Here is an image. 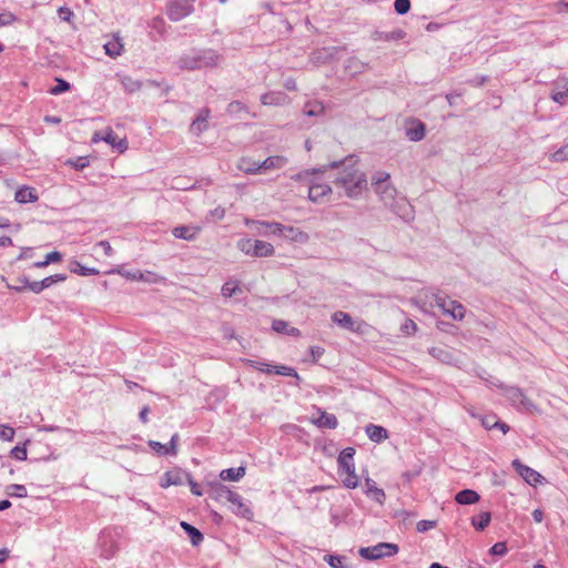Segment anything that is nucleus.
<instances>
[{
  "mask_svg": "<svg viewBox=\"0 0 568 568\" xmlns=\"http://www.w3.org/2000/svg\"><path fill=\"white\" fill-rule=\"evenodd\" d=\"M394 9L398 14H405L410 9V0H395Z\"/></svg>",
  "mask_w": 568,
  "mask_h": 568,
  "instance_id": "52",
  "label": "nucleus"
},
{
  "mask_svg": "<svg viewBox=\"0 0 568 568\" xmlns=\"http://www.w3.org/2000/svg\"><path fill=\"white\" fill-rule=\"evenodd\" d=\"M180 526L183 529V531L189 536L192 546L197 547L203 542L204 536L200 529H197L196 527L186 521H181Z\"/></svg>",
  "mask_w": 568,
  "mask_h": 568,
  "instance_id": "28",
  "label": "nucleus"
},
{
  "mask_svg": "<svg viewBox=\"0 0 568 568\" xmlns=\"http://www.w3.org/2000/svg\"><path fill=\"white\" fill-rule=\"evenodd\" d=\"M239 291H240V285H239L237 281H227L222 286V295L224 297H231Z\"/></svg>",
  "mask_w": 568,
  "mask_h": 568,
  "instance_id": "46",
  "label": "nucleus"
},
{
  "mask_svg": "<svg viewBox=\"0 0 568 568\" xmlns=\"http://www.w3.org/2000/svg\"><path fill=\"white\" fill-rule=\"evenodd\" d=\"M200 232L201 227L199 225H179L172 230L174 237L185 241L195 240Z\"/></svg>",
  "mask_w": 568,
  "mask_h": 568,
  "instance_id": "16",
  "label": "nucleus"
},
{
  "mask_svg": "<svg viewBox=\"0 0 568 568\" xmlns=\"http://www.w3.org/2000/svg\"><path fill=\"white\" fill-rule=\"evenodd\" d=\"M237 247L246 255L253 257H268L275 253L274 246L265 241L242 239L237 243Z\"/></svg>",
  "mask_w": 568,
  "mask_h": 568,
  "instance_id": "5",
  "label": "nucleus"
},
{
  "mask_svg": "<svg viewBox=\"0 0 568 568\" xmlns=\"http://www.w3.org/2000/svg\"><path fill=\"white\" fill-rule=\"evenodd\" d=\"M432 296L444 314L449 315L455 321H463L465 318L466 307L462 303L434 293Z\"/></svg>",
  "mask_w": 568,
  "mask_h": 568,
  "instance_id": "8",
  "label": "nucleus"
},
{
  "mask_svg": "<svg viewBox=\"0 0 568 568\" xmlns=\"http://www.w3.org/2000/svg\"><path fill=\"white\" fill-rule=\"evenodd\" d=\"M67 164L75 170H82L89 165V159L87 156H79L77 159L68 160Z\"/></svg>",
  "mask_w": 568,
  "mask_h": 568,
  "instance_id": "51",
  "label": "nucleus"
},
{
  "mask_svg": "<svg viewBox=\"0 0 568 568\" xmlns=\"http://www.w3.org/2000/svg\"><path fill=\"white\" fill-rule=\"evenodd\" d=\"M325 353V349L321 346H311L310 355L313 363H316Z\"/></svg>",
  "mask_w": 568,
  "mask_h": 568,
  "instance_id": "59",
  "label": "nucleus"
},
{
  "mask_svg": "<svg viewBox=\"0 0 568 568\" xmlns=\"http://www.w3.org/2000/svg\"><path fill=\"white\" fill-rule=\"evenodd\" d=\"M423 469H424L423 464H420V463L414 464L409 469L405 470L402 474V478L404 479L405 483L409 484L423 473Z\"/></svg>",
  "mask_w": 568,
  "mask_h": 568,
  "instance_id": "37",
  "label": "nucleus"
},
{
  "mask_svg": "<svg viewBox=\"0 0 568 568\" xmlns=\"http://www.w3.org/2000/svg\"><path fill=\"white\" fill-rule=\"evenodd\" d=\"M237 500H230V503L234 506L232 511L244 519L251 520L253 518V511L248 504L244 503L243 497L236 493Z\"/></svg>",
  "mask_w": 568,
  "mask_h": 568,
  "instance_id": "22",
  "label": "nucleus"
},
{
  "mask_svg": "<svg viewBox=\"0 0 568 568\" xmlns=\"http://www.w3.org/2000/svg\"><path fill=\"white\" fill-rule=\"evenodd\" d=\"M98 245L103 250L105 255L110 256L113 254V248L108 241H100Z\"/></svg>",
  "mask_w": 568,
  "mask_h": 568,
  "instance_id": "64",
  "label": "nucleus"
},
{
  "mask_svg": "<svg viewBox=\"0 0 568 568\" xmlns=\"http://www.w3.org/2000/svg\"><path fill=\"white\" fill-rule=\"evenodd\" d=\"M511 395L510 399L519 409L528 413L537 412V406L526 397L525 393H511Z\"/></svg>",
  "mask_w": 568,
  "mask_h": 568,
  "instance_id": "27",
  "label": "nucleus"
},
{
  "mask_svg": "<svg viewBox=\"0 0 568 568\" xmlns=\"http://www.w3.org/2000/svg\"><path fill=\"white\" fill-rule=\"evenodd\" d=\"M278 236H283L285 239H288L291 241H296V242H304L307 239V235L304 232H302L301 230L295 229L293 226L284 225V224H283V233L278 234Z\"/></svg>",
  "mask_w": 568,
  "mask_h": 568,
  "instance_id": "34",
  "label": "nucleus"
},
{
  "mask_svg": "<svg viewBox=\"0 0 568 568\" xmlns=\"http://www.w3.org/2000/svg\"><path fill=\"white\" fill-rule=\"evenodd\" d=\"M395 192L394 187L390 185V183H385L382 185V191L376 192L382 197H385V195H388L389 197L393 196V193Z\"/></svg>",
  "mask_w": 568,
  "mask_h": 568,
  "instance_id": "61",
  "label": "nucleus"
},
{
  "mask_svg": "<svg viewBox=\"0 0 568 568\" xmlns=\"http://www.w3.org/2000/svg\"><path fill=\"white\" fill-rule=\"evenodd\" d=\"M132 280L135 281H143V282H151V283H158L161 281V277L152 272H138L130 276Z\"/></svg>",
  "mask_w": 568,
  "mask_h": 568,
  "instance_id": "40",
  "label": "nucleus"
},
{
  "mask_svg": "<svg viewBox=\"0 0 568 568\" xmlns=\"http://www.w3.org/2000/svg\"><path fill=\"white\" fill-rule=\"evenodd\" d=\"M390 175L387 172H377L373 178V187L375 192L382 191V185L388 183Z\"/></svg>",
  "mask_w": 568,
  "mask_h": 568,
  "instance_id": "39",
  "label": "nucleus"
},
{
  "mask_svg": "<svg viewBox=\"0 0 568 568\" xmlns=\"http://www.w3.org/2000/svg\"><path fill=\"white\" fill-rule=\"evenodd\" d=\"M105 54L112 59L120 57L124 51L122 39L118 34H112L103 45Z\"/></svg>",
  "mask_w": 568,
  "mask_h": 568,
  "instance_id": "15",
  "label": "nucleus"
},
{
  "mask_svg": "<svg viewBox=\"0 0 568 568\" xmlns=\"http://www.w3.org/2000/svg\"><path fill=\"white\" fill-rule=\"evenodd\" d=\"M365 494L379 505L385 503V491L378 488L376 481L369 477L365 478Z\"/></svg>",
  "mask_w": 568,
  "mask_h": 568,
  "instance_id": "21",
  "label": "nucleus"
},
{
  "mask_svg": "<svg viewBox=\"0 0 568 568\" xmlns=\"http://www.w3.org/2000/svg\"><path fill=\"white\" fill-rule=\"evenodd\" d=\"M473 416L478 417L480 419L481 426L488 430L495 429L497 425V415L495 414H486V415H475L471 413Z\"/></svg>",
  "mask_w": 568,
  "mask_h": 568,
  "instance_id": "38",
  "label": "nucleus"
},
{
  "mask_svg": "<svg viewBox=\"0 0 568 568\" xmlns=\"http://www.w3.org/2000/svg\"><path fill=\"white\" fill-rule=\"evenodd\" d=\"M264 368H261V371L266 372L268 374L274 373L276 375H284V376H292L296 379H300L296 371L292 367L284 366V365H268L263 364Z\"/></svg>",
  "mask_w": 568,
  "mask_h": 568,
  "instance_id": "31",
  "label": "nucleus"
},
{
  "mask_svg": "<svg viewBox=\"0 0 568 568\" xmlns=\"http://www.w3.org/2000/svg\"><path fill=\"white\" fill-rule=\"evenodd\" d=\"M220 60V55L214 52H204L193 55H185L180 59L181 69L185 70H197L203 68L216 67Z\"/></svg>",
  "mask_w": 568,
  "mask_h": 568,
  "instance_id": "4",
  "label": "nucleus"
},
{
  "mask_svg": "<svg viewBox=\"0 0 568 568\" xmlns=\"http://www.w3.org/2000/svg\"><path fill=\"white\" fill-rule=\"evenodd\" d=\"M148 446L152 449V452L156 456H169L170 455L166 444H162L160 442L150 439L148 442Z\"/></svg>",
  "mask_w": 568,
  "mask_h": 568,
  "instance_id": "43",
  "label": "nucleus"
},
{
  "mask_svg": "<svg viewBox=\"0 0 568 568\" xmlns=\"http://www.w3.org/2000/svg\"><path fill=\"white\" fill-rule=\"evenodd\" d=\"M295 180L302 181L307 185L308 199L314 203L327 202L333 194L331 185L323 179V176L317 175L315 171L300 173L295 176Z\"/></svg>",
  "mask_w": 568,
  "mask_h": 568,
  "instance_id": "2",
  "label": "nucleus"
},
{
  "mask_svg": "<svg viewBox=\"0 0 568 568\" xmlns=\"http://www.w3.org/2000/svg\"><path fill=\"white\" fill-rule=\"evenodd\" d=\"M180 436L178 433L173 434L166 447L169 449L170 456H175L178 454V443Z\"/></svg>",
  "mask_w": 568,
  "mask_h": 568,
  "instance_id": "58",
  "label": "nucleus"
},
{
  "mask_svg": "<svg viewBox=\"0 0 568 568\" xmlns=\"http://www.w3.org/2000/svg\"><path fill=\"white\" fill-rule=\"evenodd\" d=\"M454 499L458 505L467 506L479 501L480 495L474 489L465 488L459 490Z\"/></svg>",
  "mask_w": 568,
  "mask_h": 568,
  "instance_id": "24",
  "label": "nucleus"
},
{
  "mask_svg": "<svg viewBox=\"0 0 568 568\" xmlns=\"http://www.w3.org/2000/svg\"><path fill=\"white\" fill-rule=\"evenodd\" d=\"M17 21V17L11 12L0 13V27L11 26Z\"/></svg>",
  "mask_w": 568,
  "mask_h": 568,
  "instance_id": "56",
  "label": "nucleus"
},
{
  "mask_svg": "<svg viewBox=\"0 0 568 568\" xmlns=\"http://www.w3.org/2000/svg\"><path fill=\"white\" fill-rule=\"evenodd\" d=\"M356 450L354 447H346L341 450L338 457H337V467H343L348 464H355L354 463V455Z\"/></svg>",
  "mask_w": 568,
  "mask_h": 568,
  "instance_id": "35",
  "label": "nucleus"
},
{
  "mask_svg": "<svg viewBox=\"0 0 568 568\" xmlns=\"http://www.w3.org/2000/svg\"><path fill=\"white\" fill-rule=\"evenodd\" d=\"M210 116V109L203 108L200 110L196 118L193 120V122L190 125V132L200 135L203 131L207 129V120Z\"/></svg>",
  "mask_w": 568,
  "mask_h": 568,
  "instance_id": "17",
  "label": "nucleus"
},
{
  "mask_svg": "<svg viewBox=\"0 0 568 568\" xmlns=\"http://www.w3.org/2000/svg\"><path fill=\"white\" fill-rule=\"evenodd\" d=\"M272 329L280 334H285L293 337H300L301 331L296 327L290 326V324L283 320H274L272 322Z\"/></svg>",
  "mask_w": 568,
  "mask_h": 568,
  "instance_id": "29",
  "label": "nucleus"
},
{
  "mask_svg": "<svg viewBox=\"0 0 568 568\" xmlns=\"http://www.w3.org/2000/svg\"><path fill=\"white\" fill-rule=\"evenodd\" d=\"M264 105H283L288 102V97L284 92L271 91L261 97Z\"/></svg>",
  "mask_w": 568,
  "mask_h": 568,
  "instance_id": "26",
  "label": "nucleus"
},
{
  "mask_svg": "<svg viewBox=\"0 0 568 568\" xmlns=\"http://www.w3.org/2000/svg\"><path fill=\"white\" fill-rule=\"evenodd\" d=\"M189 471L183 470L180 467H174L173 469L166 470L161 477L159 485L161 488H168L170 486H180L186 479V475Z\"/></svg>",
  "mask_w": 568,
  "mask_h": 568,
  "instance_id": "11",
  "label": "nucleus"
},
{
  "mask_svg": "<svg viewBox=\"0 0 568 568\" xmlns=\"http://www.w3.org/2000/svg\"><path fill=\"white\" fill-rule=\"evenodd\" d=\"M57 81H58V84L55 87L51 88L49 91L51 94L58 95L62 92L70 90V84L67 81L61 80V79H58Z\"/></svg>",
  "mask_w": 568,
  "mask_h": 568,
  "instance_id": "54",
  "label": "nucleus"
},
{
  "mask_svg": "<svg viewBox=\"0 0 568 568\" xmlns=\"http://www.w3.org/2000/svg\"><path fill=\"white\" fill-rule=\"evenodd\" d=\"M245 158L241 159L239 169L245 174H261L271 170L282 169L287 163V159L283 155H273L265 159L262 163H254L253 168H245Z\"/></svg>",
  "mask_w": 568,
  "mask_h": 568,
  "instance_id": "6",
  "label": "nucleus"
},
{
  "mask_svg": "<svg viewBox=\"0 0 568 568\" xmlns=\"http://www.w3.org/2000/svg\"><path fill=\"white\" fill-rule=\"evenodd\" d=\"M7 494L10 497H18V498H23V497H27V495H28L26 486L20 485V484H12V485L8 486Z\"/></svg>",
  "mask_w": 568,
  "mask_h": 568,
  "instance_id": "45",
  "label": "nucleus"
},
{
  "mask_svg": "<svg viewBox=\"0 0 568 568\" xmlns=\"http://www.w3.org/2000/svg\"><path fill=\"white\" fill-rule=\"evenodd\" d=\"M339 476L346 474V478L343 479V485L348 489H354L358 486V477L355 473V464H348L343 467H337Z\"/></svg>",
  "mask_w": 568,
  "mask_h": 568,
  "instance_id": "20",
  "label": "nucleus"
},
{
  "mask_svg": "<svg viewBox=\"0 0 568 568\" xmlns=\"http://www.w3.org/2000/svg\"><path fill=\"white\" fill-rule=\"evenodd\" d=\"M67 280V276L64 274H55L48 276L41 281L43 290L47 287H50L54 283L63 282Z\"/></svg>",
  "mask_w": 568,
  "mask_h": 568,
  "instance_id": "50",
  "label": "nucleus"
},
{
  "mask_svg": "<svg viewBox=\"0 0 568 568\" xmlns=\"http://www.w3.org/2000/svg\"><path fill=\"white\" fill-rule=\"evenodd\" d=\"M72 16H73V12L69 8L62 7L59 9V17L62 20L69 21Z\"/></svg>",
  "mask_w": 568,
  "mask_h": 568,
  "instance_id": "63",
  "label": "nucleus"
},
{
  "mask_svg": "<svg viewBox=\"0 0 568 568\" xmlns=\"http://www.w3.org/2000/svg\"><path fill=\"white\" fill-rule=\"evenodd\" d=\"M425 124L420 121L413 122L410 128H407L406 135L410 141H420L425 136Z\"/></svg>",
  "mask_w": 568,
  "mask_h": 568,
  "instance_id": "33",
  "label": "nucleus"
},
{
  "mask_svg": "<svg viewBox=\"0 0 568 568\" xmlns=\"http://www.w3.org/2000/svg\"><path fill=\"white\" fill-rule=\"evenodd\" d=\"M437 525V521L436 520H426V519H423V520H419L416 525V530L418 532H426L433 528H435Z\"/></svg>",
  "mask_w": 568,
  "mask_h": 568,
  "instance_id": "53",
  "label": "nucleus"
},
{
  "mask_svg": "<svg viewBox=\"0 0 568 568\" xmlns=\"http://www.w3.org/2000/svg\"><path fill=\"white\" fill-rule=\"evenodd\" d=\"M103 141L110 144L113 149L123 153L128 149V141L125 138H120L111 128L104 132Z\"/></svg>",
  "mask_w": 568,
  "mask_h": 568,
  "instance_id": "18",
  "label": "nucleus"
},
{
  "mask_svg": "<svg viewBox=\"0 0 568 568\" xmlns=\"http://www.w3.org/2000/svg\"><path fill=\"white\" fill-rule=\"evenodd\" d=\"M246 474V467L241 465L236 468H226L220 473V478L224 481H239Z\"/></svg>",
  "mask_w": 568,
  "mask_h": 568,
  "instance_id": "30",
  "label": "nucleus"
},
{
  "mask_svg": "<svg viewBox=\"0 0 568 568\" xmlns=\"http://www.w3.org/2000/svg\"><path fill=\"white\" fill-rule=\"evenodd\" d=\"M507 551L508 548L505 541H498L494 544L489 549V554L493 556H505Z\"/></svg>",
  "mask_w": 568,
  "mask_h": 568,
  "instance_id": "49",
  "label": "nucleus"
},
{
  "mask_svg": "<svg viewBox=\"0 0 568 568\" xmlns=\"http://www.w3.org/2000/svg\"><path fill=\"white\" fill-rule=\"evenodd\" d=\"M417 329V324L410 318H407L402 325V332L406 335H414Z\"/></svg>",
  "mask_w": 568,
  "mask_h": 568,
  "instance_id": "55",
  "label": "nucleus"
},
{
  "mask_svg": "<svg viewBox=\"0 0 568 568\" xmlns=\"http://www.w3.org/2000/svg\"><path fill=\"white\" fill-rule=\"evenodd\" d=\"M45 260H47L48 264L58 263L62 260V255L58 251H53V252L47 254Z\"/></svg>",
  "mask_w": 568,
  "mask_h": 568,
  "instance_id": "62",
  "label": "nucleus"
},
{
  "mask_svg": "<svg viewBox=\"0 0 568 568\" xmlns=\"http://www.w3.org/2000/svg\"><path fill=\"white\" fill-rule=\"evenodd\" d=\"M11 456L16 458L17 460H26L28 457V452L26 445H17L14 446L11 452Z\"/></svg>",
  "mask_w": 568,
  "mask_h": 568,
  "instance_id": "48",
  "label": "nucleus"
},
{
  "mask_svg": "<svg viewBox=\"0 0 568 568\" xmlns=\"http://www.w3.org/2000/svg\"><path fill=\"white\" fill-rule=\"evenodd\" d=\"M490 520V511H480L471 517L470 524L477 531H484L489 526Z\"/></svg>",
  "mask_w": 568,
  "mask_h": 568,
  "instance_id": "32",
  "label": "nucleus"
},
{
  "mask_svg": "<svg viewBox=\"0 0 568 568\" xmlns=\"http://www.w3.org/2000/svg\"><path fill=\"white\" fill-rule=\"evenodd\" d=\"M69 268L72 273L79 274L81 276L99 274L98 270L85 267V266L81 265L78 261H72L69 265Z\"/></svg>",
  "mask_w": 568,
  "mask_h": 568,
  "instance_id": "36",
  "label": "nucleus"
},
{
  "mask_svg": "<svg viewBox=\"0 0 568 568\" xmlns=\"http://www.w3.org/2000/svg\"><path fill=\"white\" fill-rule=\"evenodd\" d=\"M399 547L393 542H379L375 546L361 547L358 554L362 558L373 561L397 555Z\"/></svg>",
  "mask_w": 568,
  "mask_h": 568,
  "instance_id": "7",
  "label": "nucleus"
},
{
  "mask_svg": "<svg viewBox=\"0 0 568 568\" xmlns=\"http://www.w3.org/2000/svg\"><path fill=\"white\" fill-rule=\"evenodd\" d=\"M210 497L216 501H221L222 499L237 500L236 493L231 490L226 485L222 483H213L211 484Z\"/></svg>",
  "mask_w": 568,
  "mask_h": 568,
  "instance_id": "13",
  "label": "nucleus"
},
{
  "mask_svg": "<svg viewBox=\"0 0 568 568\" xmlns=\"http://www.w3.org/2000/svg\"><path fill=\"white\" fill-rule=\"evenodd\" d=\"M16 430L13 427L0 424V439L11 442L14 438Z\"/></svg>",
  "mask_w": 568,
  "mask_h": 568,
  "instance_id": "47",
  "label": "nucleus"
},
{
  "mask_svg": "<svg viewBox=\"0 0 568 568\" xmlns=\"http://www.w3.org/2000/svg\"><path fill=\"white\" fill-rule=\"evenodd\" d=\"M347 558L342 555H325L324 560L332 567V568H346L344 565V561Z\"/></svg>",
  "mask_w": 568,
  "mask_h": 568,
  "instance_id": "41",
  "label": "nucleus"
},
{
  "mask_svg": "<svg viewBox=\"0 0 568 568\" xmlns=\"http://www.w3.org/2000/svg\"><path fill=\"white\" fill-rule=\"evenodd\" d=\"M332 321L338 326L357 334H363L367 327V324L364 321H355L348 313L343 311H336L333 313Z\"/></svg>",
  "mask_w": 568,
  "mask_h": 568,
  "instance_id": "10",
  "label": "nucleus"
},
{
  "mask_svg": "<svg viewBox=\"0 0 568 568\" xmlns=\"http://www.w3.org/2000/svg\"><path fill=\"white\" fill-rule=\"evenodd\" d=\"M511 466L527 484L536 485L541 483L542 476L537 470L524 465L519 459H514Z\"/></svg>",
  "mask_w": 568,
  "mask_h": 568,
  "instance_id": "12",
  "label": "nucleus"
},
{
  "mask_svg": "<svg viewBox=\"0 0 568 568\" xmlns=\"http://www.w3.org/2000/svg\"><path fill=\"white\" fill-rule=\"evenodd\" d=\"M122 532L123 528L116 526L106 527L101 530L98 545L102 557L109 559L119 551Z\"/></svg>",
  "mask_w": 568,
  "mask_h": 568,
  "instance_id": "3",
  "label": "nucleus"
},
{
  "mask_svg": "<svg viewBox=\"0 0 568 568\" xmlns=\"http://www.w3.org/2000/svg\"><path fill=\"white\" fill-rule=\"evenodd\" d=\"M406 37V32L403 29H395L390 32L382 33L379 39L385 41H399Z\"/></svg>",
  "mask_w": 568,
  "mask_h": 568,
  "instance_id": "44",
  "label": "nucleus"
},
{
  "mask_svg": "<svg viewBox=\"0 0 568 568\" xmlns=\"http://www.w3.org/2000/svg\"><path fill=\"white\" fill-rule=\"evenodd\" d=\"M150 28L158 34L163 36L166 32V22L162 17L158 16L151 20Z\"/></svg>",
  "mask_w": 568,
  "mask_h": 568,
  "instance_id": "42",
  "label": "nucleus"
},
{
  "mask_svg": "<svg viewBox=\"0 0 568 568\" xmlns=\"http://www.w3.org/2000/svg\"><path fill=\"white\" fill-rule=\"evenodd\" d=\"M337 187L344 190L348 197H358L367 187V179L358 168L343 166L334 181Z\"/></svg>",
  "mask_w": 568,
  "mask_h": 568,
  "instance_id": "1",
  "label": "nucleus"
},
{
  "mask_svg": "<svg viewBox=\"0 0 568 568\" xmlns=\"http://www.w3.org/2000/svg\"><path fill=\"white\" fill-rule=\"evenodd\" d=\"M195 0H169L165 12L171 21H180L194 11Z\"/></svg>",
  "mask_w": 568,
  "mask_h": 568,
  "instance_id": "9",
  "label": "nucleus"
},
{
  "mask_svg": "<svg viewBox=\"0 0 568 568\" xmlns=\"http://www.w3.org/2000/svg\"><path fill=\"white\" fill-rule=\"evenodd\" d=\"M14 200L20 204L36 203L39 200V193L32 186L22 185L16 191Z\"/></svg>",
  "mask_w": 568,
  "mask_h": 568,
  "instance_id": "14",
  "label": "nucleus"
},
{
  "mask_svg": "<svg viewBox=\"0 0 568 568\" xmlns=\"http://www.w3.org/2000/svg\"><path fill=\"white\" fill-rule=\"evenodd\" d=\"M367 437L374 443H382L388 438V432L385 427L375 424H368L365 427Z\"/></svg>",
  "mask_w": 568,
  "mask_h": 568,
  "instance_id": "25",
  "label": "nucleus"
},
{
  "mask_svg": "<svg viewBox=\"0 0 568 568\" xmlns=\"http://www.w3.org/2000/svg\"><path fill=\"white\" fill-rule=\"evenodd\" d=\"M186 481L189 483L191 493L194 496L200 497L203 495V490H202L201 486L196 481L193 480V477L191 474L186 475Z\"/></svg>",
  "mask_w": 568,
  "mask_h": 568,
  "instance_id": "57",
  "label": "nucleus"
},
{
  "mask_svg": "<svg viewBox=\"0 0 568 568\" xmlns=\"http://www.w3.org/2000/svg\"><path fill=\"white\" fill-rule=\"evenodd\" d=\"M320 416L313 419V424L318 428L335 429L338 426L337 417L334 414L326 413L318 408Z\"/></svg>",
  "mask_w": 568,
  "mask_h": 568,
  "instance_id": "23",
  "label": "nucleus"
},
{
  "mask_svg": "<svg viewBox=\"0 0 568 568\" xmlns=\"http://www.w3.org/2000/svg\"><path fill=\"white\" fill-rule=\"evenodd\" d=\"M252 224L257 226V232L261 235H278L283 233V224L277 222L252 221Z\"/></svg>",
  "mask_w": 568,
  "mask_h": 568,
  "instance_id": "19",
  "label": "nucleus"
},
{
  "mask_svg": "<svg viewBox=\"0 0 568 568\" xmlns=\"http://www.w3.org/2000/svg\"><path fill=\"white\" fill-rule=\"evenodd\" d=\"M551 98L555 102H558L560 105H564L568 101V93L566 91L555 92L552 93Z\"/></svg>",
  "mask_w": 568,
  "mask_h": 568,
  "instance_id": "60",
  "label": "nucleus"
}]
</instances>
